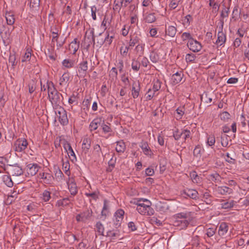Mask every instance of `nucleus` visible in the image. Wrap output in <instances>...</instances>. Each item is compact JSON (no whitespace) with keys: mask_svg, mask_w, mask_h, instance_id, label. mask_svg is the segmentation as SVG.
I'll return each mask as SVG.
<instances>
[{"mask_svg":"<svg viewBox=\"0 0 249 249\" xmlns=\"http://www.w3.org/2000/svg\"><path fill=\"white\" fill-rule=\"evenodd\" d=\"M5 17L8 25H12L14 24L15 22V18L14 15L13 13L10 12H7L5 13Z\"/></svg>","mask_w":249,"mask_h":249,"instance_id":"19","label":"nucleus"},{"mask_svg":"<svg viewBox=\"0 0 249 249\" xmlns=\"http://www.w3.org/2000/svg\"><path fill=\"white\" fill-rule=\"evenodd\" d=\"M196 56L192 53H188L186 55V59L187 61L192 62L195 60Z\"/></svg>","mask_w":249,"mask_h":249,"instance_id":"62","label":"nucleus"},{"mask_svg":"<svg viewBox=\"0 0 249 249\" xmlns=\"http://www.w3.org/2000/svg\"><path fill=\"white\" fill-rule=\"evenodd\" d=\"M184 194L187 196L193 199L196 198L197 197V192L193 189L185 190L184 192Z\"/></svg>","mask_w":249,"mask_h":249,"instance_id":"26","label":"nucleus"},{"mask_svg":"<svg viewBox=\"0 0 249 249\" xmlns=\"http://www.w3.org/2000/svg\"><path fill=\"white\" fill-rule=\"evenodd\" d=\"M220 26L219 28L221 30H222L224 21L223 20H220ZM226 37L225 35L222 32V31H219L217 34V39L216 40V44L217 45L221 46L226 41Z\"/></svg>","mask_w":249,"mask_h":249,"instance_id":"10","label":"nucleus"},{"mask_svg":"<svg viewBox=\"0 0 249 249\" xmlns=\"http://www.w3.org/2000/svg\"><path fill=\"white\" fill-rule=\"evenodd\" d=\"M132 203L137 206L136 210L138 212L143 215H152L154 213V210L151 207V201L146 198H137L134 199Z\"/></svg>","mask_w":249,"mask_h":249,"instance_id":"1","label":"nucleus"},{"mask_svg":"<svg viewBox=\"0 0 249 249\" xmlns=\"http://www.w3.org/2000/svg\"><path fill=\"white\" fill-rule=\"evenodd\" d=\"M54 174L56 178H61L63 176V173L60 169L58 167H55L54 168Z\"/></svg>","mask_w":249,"mask_h":249,"instance_id":"50","label":"nucleus"},{"mask_svg":"<svg viewBox=\"0 0 249 249\" xmlns=\"http://www.w3.org/2000/svg\"><path fill=\"white\" fill-rule=\"evenodd\" d=\"M229 229L228 224L225 222L221 223L219 227L218 234L220 236H223L226 234Z\"/></svg>","mask_w":249,"mask_h":249,"instance_id":"18","label":"nucleus"},{"mask_svg":"<svg viewBox=\"0 0 249 249\" xmlns=\"http://www.w3.org/2000/svg\"><path fill=\"white\" fill-rule=\"evenodd\" d=\"M69 80V77L66 74H64L60 78V84L61 85L66 84Z\"/></svg>","mask_w":249,"mask_h":249,"instance_id":"52","label":"nucleus"},{"mask_svg":"<svg viewBox=\"0 0 249 249\" xmlns=\"http://www.w3.org/2000/svg\"><path fill=\"white\" fill-rule=\"evenodd\" d=\"M31 52H32L31 49H30L29 48H28L27 50V51H26V53H25V54L23 56V58L22 59V61L23 62L28 61L30 59V57L31 56V54H32Z\"/></svg>","mask_w":249,"mask_h":249,"instance_id":"44","label":"nucleus"},{"mask_svg":"<svg viewBox=\"0 0 249 249\" xmlns=\"http://www.w3.org/2000/svg\"><path fill=\"white\" fill-rule=\"evenodd\" d=\"M40 198L44 202H48L51 198V192L45 190L40 194Z\"/></svg>","mask_w":249,"mask_h":249,"instance_id":"28","label":"nucleus"},{"mask_svg":"<svg viewBox=\"0 0 249 249\" xmlns=\"http://www.w3.org/2000/svg\"><path fill=\"white\" fill-rule=\"evenodd\" d=\"M190 212H182L175 215L174 225L180 230L185 229L192 220Z\"/></svg>","mask_w":249,"mask_h":249,"instance_id":"3","label":"nucleus"},{"mask_svg":"<svg viewBox=\"0 0 249 249\" xmlns=\"http://www.w3.org/2000/svg\"><path fill=\"white\" fill-rule=\"evenodd\" d=\"M215 142V138L214 135H210L207 137L206 144L209 146H213Z\"/></svg>","mask_w":249,"mask_h":249,"instance_id":"34","label":"nucleus"},{"mask_svg":"<svg viewBox=\"0 0 249 249\" xmlns=\"http://www.w3.org/2000/svg\"><path fill=\"white\" fill-rule=\"evenodd\" d=\"M7 170L8 174L13 176H20L23 173L22 168L18 165H10Z\"/></svg>","mask_w":249,"mask_h":249,"instance_id":"9","label":"nucleus"},{"mask_svg":"<svg viewBox=\"0 0 249 249\" xmlns=\"http://www.w3.org/2000/svg\"><path fill=\"white\" fill-rule=\"evenodd\" d=\"M192 20L193 18L192 16L190 15H187L182 18L181 20L182 24L184 27L187 28L190 25V23Z\"/></svg>","mask_w":249,"mask_h":249,"instance_id":"27","label":"nucleus"},{"mask_svg":"<svg viewBox=\"0 0 249 249\" xmlns=\"http://www.w3.org/2000/svg\"><path fill=\"white\" fill-rule=\"evenodd\" d=\"M101 127L103 132L105 134H107L108 136H110V133L112 132V129L109 125L105 124L104 122L101 124Z\"/></svg>","mask_w":249,"mask_h":249,"instance_id":"33","label":"nucleus"},{"mask_svg":"<svg viewBox=\"0 0 249 249\" xmlns=\"http://www.w3.org/2000/svg\"><path fill=\"white\" fill-rule=\"evenodd\" d=\"M70 199L69 198H65L63 199L59 200L57 201L56 205L60 206H67L70 202Z\"/></svg>","mask_w":249,"mask_h":249,"instance_id":"37","label":"nucleus"},{"mask_svg":"<svg viewBox=\"0 0 249 249\" xmlns=\"http://www.w3.org/2000/svg\"><path fill=\"white\" fill-rule=\"evenodd\" d=\"M176 113L177 115L176 116V118L177 120H180L182 118L184 112L182 108H178L176 109Z\"/></svg>","mask_w":249,"mask_h":249,"instance_id":"43","label":"nucleus"},{"mask_svg":"<svg viewBox=\"0 0 249 249\" xmlns=\"http://www.w3.org/2000/svg\"><path fill=\"white\" fill-rule=\"evenodd\" d=\"M209 5L212 6L214 10L218 11L219 7L218 3L215 2L213 0H209Z\"/></svg>","mask_w":249,"mask_h":249,"instance_id":"53","label":"nucleus"},{"mask_svg":"<svg viewBox=\"0 0 249 249\" xmlns=\"http://www.w3.org/2000/svg\"><path fill=\"white\" fill-rule=\"evenodd\" d=\"M152 84V89L153 91H158L161 88V82L158 79H154Z\"/></svg>","mask_w":249,"mask_h":249,"instance_id":"32","label":"nucleus"},{"mask_svg":"<svg viewBox=\"0 0 249 249\" xmlns=\"http://www.w3.org/2000/svg\"><path fill=\"white\" fill-rule=\"evenodd\" d=\"M179 4L178 0H170L169 6L171 9H175Z\"/></svg>","mask_w":249,"mask_h":249,"instance_id":"46","label":"nucleus"},{"mask_svg":"<svg viewBox=\"0 0 249 249\" xmlns=\"http://www.w3.org/2000/svg\"><path fill=\"white\" fill-rule=\"evenodd\" d=\"M221 144L223 147H227L229 145V142L228 141V136L225 135L221 137Z\"/></svg>","mask_w":249,"mask_h":249,"instance_id":"56","label":"nucleus"},{"mask_svg":"<svg viewBox=\"0 0 249 249\" xmlns=\"http://www.w3.org/2000/svg\"><path fill=\"white\" fill-rule=\"evenodd\" d=\"M92 213V212L91 210H87L77 214L76 216V219L78 222H85L91 216Z\"/></svg>","mask_w":249,"mask_h":249,"instance_id":"11","label":"nucleus"},{"mask_svg":"<svg viewBox=\"0 0 249 249\" xmlns=\"http://www.w3.org/2000/svg\"><path fill=\"white\" fill-rule=\"evenodd\" d=\"M2 180L4 183L6 185H7L9 187H11L13 185V182L12 181V180L10 177V175H5L3 176L2 177Z\"/></svg>","mask_w":249,"mask_h":249,"instance_id":"30","label":"nucleus"},{"mask_svg":"<svg viewBox=\"0 0 249 249\" xmlns=\"http://www.w3.org/2000/svg\"><path fill=\"white\" fill-rule=\"evenodd\" d=\"M63 169L66 174L69 176L70 172L69 171L70 170V164L69 161H67L66 162H64L63 163Z\"/></svg>","mask_w":249,"mask_h":249,"instance_id":"45","label":"nucleus"},{"mask_svg":"<svg viewBox=\"0 0 249 249\" xmlns=\"http://www.w3.org/2000/svg\"><path fill=\"white\" fill-rule=\"evenodd\" d=\"M231 117V115L227 111H224L220 114L221 120L224 121H227Z\"/></svg>","mask_w":249,"mask_h":249,"instance_id":"41","label":"nucleus"},{"mask_svg":"<svg viewBox=\"0 0 249 249\" xmlns=\"http://www.w3.org/2000/svg\"><path fill=\"white\" fill-rule=\"evenodd\" d=\"M190 176H191V178H192L193 181L194 183H198V182L200 180V178L198 177L197 174L196 173V172H193L191 173Z\"/></svg>","mask_w":249,"mask_h":249,"instance_id":"48","label":"nucleus"},{"mask_svg":"<svg viewBox=\"0 0 249 249\" xmlns=\"http://www.w3.org/2000/svg\"><path fill=\"white\" fill-rule=\"evenodd\" d=\"M183 77V73L181 71H178L172 75L171 78V82L176 85L180 83Z\"/></svg>","mask_w":249,"mask_h":249,"instance_id":"14","label":"nucleus"},{"mask_svg":"<svg viewBox=\"0 0 249 249\" xmlns=\"http://www.w3.org/2000/svg\"><path fill=\"white\" fill-rule=\"evenodd\" d=\"M40 0H30V5L32 7H38L39 6Z\"/></svg>","mask_w":249,"mask_h":249,"instance_id":"57","label":"nucleus"},{"mask_svg":"<svg viewBox=\"0 0 249 249\" xmlns=\"http://www.w3.org/2000/svg\"><path fill=\"white\" fill-rule=\"evenodd\" d=\"M118 235V233L114 231H110L107 232V236L114 239Z\"/></svg>","mask_w":249,"mask_h":249,"instance_id":"64","label":"nucleus"},{"mask_svg":"<svg viewBox=\"0 0 249 249\" xmlns=\"http://www.w3.org/2000/svg\"><path fill=\"white\" fill-rule=\"evenodd\" d=\"M204 151L203 148L201 145H198L196 146L194 150V155L196 158H200Z\"/></svg>","mask_w":249,"mask_h":249,"instance_id":"29","label":"nucleus"},{"mask_svg":"<svg viewBox=\"0 0 249 249\" xmlns=\"http://www.w3.org/2000/svg\"><path fill=\"white\" fill-rule=\"evenodd\" d=\"M67 154H68L69 156L71 158L72 160H76V157L75 156V154L74 152V151L73 150L72 148L70 150L68 151Z\"/></svg>","mask_w":249,"mask_h":249,"instance_id":"60","label":"nucleus"},{"mask_svg":"<svg viewBox=\"0 0 249 249\" xmlns=\"http://www.w3.org/2000/svg\"><path fill=\"white\" fill-rule=\"evenodd\" d=\"M104 121L101 118H96L93 119L90 123L89 128L90 131H93L97 129L98 126L102 124Z\"/></svg>","mask_w":249,"mask_h":249,"instance_id":"15","label":"nucleus"},{"mask_svg":"<svg viewBox=\"0 0 249 249\" xmlns=\"http://www.w3.org/2000/svg\"><path fill=\"white\" fill-rule=\"evenodd\" d=\"M182 136V131L179 132L178 130L173 132V137L176 140H178Z\"/></svg>","mask_w":249,"mask_h":249,"instance_id":"63","label":"nucleus"},{"mask_svg":"<svg viewBox=\"0 0 249 249\" xmlns=\"http://www.w3.org/2000/svg\"><path fill=\"white\" fill-rule=\"evenodd\" d=\"M48 95L50 101L53 106H59L62 101V96L58 92L51 82H47Z\"/></svg>","mask_w":249,"mask_h":249,"instance_id":"2","label":"nucleus"},{"mask_svg":"<svg viewBox=\"0 0 249 249\" xmlns=\"http://www.w3.org/2000/svg\"><path fill=\"white\" fill-rule=\"evenodd\" d=\"M130 29V26L124 25L121 30V34L123 36H126L128 35Z\"/></svg>","mask_w":249,"mask_h":249,"instance_id":"51","label":"nucleus"},{"mask_svg":"<svg viewBox=\"0 0 249 249\" xmlns=\"http://www.w3.org/2000/svg\"><path fill=\"white\" fill-rule=\"evenodd\" d=\"M59 122L63 125H67L69 123L66 111L62 107H59L56 112Z\"/></svg>","mask_w":249,"mask_h":249,"instance_id":"5","label":"nucleus"},{"mask_svg":"<svg viewBox=\"0 0 249 249\" xmlns=\"http://www.w3.org/2000/svg\"><path fill=\"white\" fill-rule=\"evenodd\" d=\"M115 149L117 152L120 153H123L125 149L124 142L122 141L117 142Z\"/></svg>","mask_w":249,"mask_h":249,"instance_id":"25","label":"nucleus"},{"mask_svg":"<svg viewBox=\"0 0 249 249\" xmlns=\"http://www.w3.org/2000/svg\"><path fill=\"white\" fill-rule=\"evenodd\" d=\"M39 176L42 179L44 180V182L47 184L50 183L53 180V176L49 173H41L39 174Z\"/></svg>","mask_w":249,"mask_h":249,"instance_id":"21","label":"nucleus"},{"mask_svg":"<svg viewBox=\"0 0 249 249\" xmlns=\"http://www.w3.org/2000/svg\"><path fill=\"white\" fill-rule=\"evenodd\" d=\"M97 11V7L95 6H93L91 7V17L94 20H96L97 19L96 18V12Z\"/></svg>","mask_w":249,"mask_h":249,"instance_id":"54","label":"nucleus"},{"mask_svg":"<svg viewBox=\"0 0 249 249\" xmlns=\"http://www.w3.org/2000/svg\"><path fill=\"white\" fill-rule=\"evenodd\" d=\"M108 209V206L107 205V200H105L103 210L101 213L102 215H106L107 213Z\"/></svg>","mask_w":249,"mask_h":249,"instance_id":"49","label":"nucleus"},{"mask_svg":"<svg viewBox=\"0 0 249 249\" xmlns=\"http://www.w3.org/2000/svg\"><path fill=\"white\" fill-rule=\"evenodd\" d=\"M28 142L25 139H18L15 142V149L17 152H21L27 147Z\"/></svg>","mask_w":249,"mask_h":249,"instance_id":"7","label":"nucleus"},{"mask_svg":"<svg viewBox=\"0 0 249 249\" xmlns=\"http://www.w3.org/2000/svg\"><path fill=\"white\" fill-rule=\"evenodd\" d=\"M131 66L133 70L138 71L140 69V64L137 61L133 60Z\"/></svg>","mask_w":249,"mask_h":249,"instance_id":"59","label":"nucleus"},{"mask_svg":"<svg viewBox=\"0 0 249 249\" xmlns=\"http://www.w3.org/2000/svg\"><path fill=\"white\" fill-rule=\"evenodd\" d=\"M156 92L157 91H153L152 89H149L146 94V100L147 101L151 100L156 95Z\"/></svg>","mask_w":249,"mask_h":249,"instance_id":"39","label":"nucleus"},{"mask_svg":"<svg viewBox=\"0 0 249 249\" xmlns=\"http://www.w3.org/2000/svg\"><path fill=\"white\" fill-rule=\"evenodd\" d=\"M236 202L234 200H231L229 201H223L221 203V207L223 209H230L233 207Z\"/></svg>","mask_w":249,"mask_h":249,"instance_id":"31","label":"nucleus"},{"mask_svg":"<svg viewBox=\"0 0 249 249\" xmlns=\"http://www.w3.org/2000/svg\"><path fill=\"white\" fill-rule=\"evenodd\" d=\"M124 212L122 209H119L116 211L113 216V222L115 227H119L124 219Z\"/></svg>","mask_w":249,"mask_h":249,"instance_id":"6","label":"nucleus"},{"mask_svg":"<svg viewBox=\"0 0 249 249\" xmlns=\"http://www.w3.org/2000/svg\"><path fill=\"white\" fill-rule=\"evenodd\" d=\"M85 195L89 197H91L92 199L96 200L98 198V194L96 192L92 193H86Z\"/></svg>","mask_w":249,"mask_h":249,"instance_id":"55","label":"nucleus"},{"mask_svg":"<svg viewBox=\"0 0 249 249\" xmlns=\"http://www.w3.org/2000/svg\"><path fill=\"white\" fill-rule=\"evenodd\" d=\"M143 153L147 156H151V151L148 143L146 142H143L141 143L140 145Z\"/></svg>","mask_w":249,"mask_h":249,"instance_id":"24","label":"nucleus"},{"mask_svg":"<svg viewBox=\"0 0 249 249\" xmlns=\"http://www.w3.org/2000/svg\"><path fill=\"white\" fill-rule=\"evenodd\" d=\"M177 33V28L175 26H169L166 28V34L171 37H174Z\"/></svg>","mask_w":249,"mask_h":249,"instance_id":"22","label":"nucleus"},{"mask_svg":"<svg viewBox=\"0 0 249 249\" xmlns=\"http://www.w3.org/2000/svg\"><path fill=\"white\" fill-rule=\"evenodd\" d=\"M91 146V139L86 136L84 137L82 141V149L85 154H87Z\"/></svg>","mask_w":249,"mask_h":249,"instance_id":"12","label":"nucleus"},{"mask_svg":"<svg viewBox=\"0 0 249 249\" xmlns=\"http://www.w3.org/2000/svg\"><path fill=\"white\" fill-rule=\"evenodd\" d=\"M67 184L71 194L72 196L75 195L77 193L78 189L73 179L72 178H69V180L67 181Z\"/></svg>","mask_w":249,"mask_h":249,"instance_id":"13","label":"nucleus"},{"mask_svg":"<svg viewBox=\"0 0 249 249\" xmlns=\"http://www.w3.org/2000/svg\"><path fill=\"white\" fill-rule=\"evenodd\" d=\"M181 38L183 41H187V47H197L198 46L201 47V43L193 38L192 35L189 33H183L181 35Z\"/></svg>","mask_w":249,"mask_h":249,"instance_id":"4","label":"nucleus"},{"mask_svg":"<svg viewBox=\"0 0 249 249\" xmlns=\"http://www.w3.org/2000/svg\"><path fill=\"white\" fill-rule=\"evenodd\" d=\"M143 19L145 22L152 23L156 20V18L154 13L146 12L143 14Z\"/></svg>","mask_w":249,"mask_h":249,"instance_id":"17","label":"nucleus"},{"mask_svg":"<svg viewBox=\"0 0 249 249\" xmlns=\"http://www.w3.org/2000/svg\"><path fill=\"white\" fill-rule=\"evenodd\" d=\"M117 75L118 73L116 69L114 67L112 68L109 74L110 79L112 81H115L117 78Z\"/></svg>","mask_w":249,"mask_h":249,"instance_id":"35","label":"nucleus"},{"mask_svg":"<svg viewBox=\"0 0 249 249\" xmlns=\"http://www.w3.org/2000/svg\"><path fill=\"white\" fill-rule=\"evenodd\" d=\"M122 7H124V0H114L113 9L115 11L120 12Z\"/></svg>","mask_w":249,"mask_h":249,"instance_id":"23","label":"nucleus"},{"mask_svg":"<svg viewBox=\"0 0 249 249\" xmlns=\"http://www.w3.org/2000/svg\"><path fill=\"white\" fill-rule=\"evenodd\" d=\"M88 68V63L87 61H83L80 64L79 70L80 72L82 71L83 73H85L87 71Z\"/></svg>","mask_w":249,"mask_h":249,"instance_id":"40","label":"nucleus"},{"mask_svg":"<svg viewBox=\"0 0 249 249\" xmlns=\"http://www.w3.org/2000/svg\"><path fill=\"white\" fill-rule=\"evenodd\" d=\"M93 149L94 152H95L98 156L100 155V154L101 153V149L99 144H96L94 145L93 146Z\"/></svg>","mask_w":249,"mask_h":249,"instance_id":"58","label":"nucleus"},{"mask_svg":"<svg viewBox=\"0 0 249 249\" xmlns=\"http://www.w3.org/2000/svg\"><path fill=\"white\" fill-rule=\"evenodd\" d=\"M154 170L151 167H148L145 170V175L147 176H151L154 174Z\"/></svg>","mask_w":249,"mask_h":249,"instance_id":"61","label":"nucleus"},{"mask_svg":"<svg viewBox=\"0 0 249 249\" xmlns=\"http://www.w3.org/2000/svg\"><path fill=\"white\" fill-rule=\"evenodd\" d=\"M191 132L189 130L184 129L182 130V136L185 141L190 137Z\"/></svg>","mask_w":249,"mask_h":249,"instance_id":"47","label":"nucleus"},{"mask_svg":"<svg viewBox=\"0 0 249 249\" xmlns=\"http://www.w3.org/2000/svg\"><path fill=\"white\" fill-rule=\"evenodd\" d=\"M63 66L66 68H71L74 66V62L72 60L65 59L62 61Z\"/></svg>","mask_w":249,"mask_h":249,"instance_id":"36","label":"nucleus"},{"mask_svg":"<svg viewBox=\"0 0 249 249\" xmlns=\"http://www.w3.org/2000/svg\"><path fill=\"white\" fill-rule=\"evenodd\" d=\"M132 95L134 98H137L139 95L140 88L139 87L136 88L133 86L132 88Z\"/></svg>","mask_w":249,"mask_h":249,"instance_id":"42","label":"nucleus"},{"mask_svg":"<svg viewBox=\"0 0 249 249\" xmlns=\"http://www.w3.org/2000/svg\"><path fill=\"white\" fill-rule=\"evenodd\" d=\"M40 166L37 163H29L25 168L26 171L29 176H35L39 171Z\"/></svg>","mask_w":249,"mask_h":249,"instance_id":"8","label":"nucleus"},{"mask_svg":"<svg viewBox=\"0 0 249 249\" xmlns=\"http://www.w3.org/2000/svg\"><path fill=\"white\" fill-rule=\"evenodd\" d=\"M96 228L99 234L103 235L104 232V227L103 225L100 222H98L96 224Z\"/></svg>","mask_w":249,"mask_h":249,"instance_id":"38","label":"nucleus"},{"mask_svg":"<svg viewBox=\"0 0 249 249\" xmlns=\"http://www.w3.org/2000/svg\"><path fill=\"white\" fill-rule=\"evenodd\" d=\"M111 20L112 18L111 17L105 15L101 23V28L104 31H106L110 26Z\"/></svg>","mask_w":249,"mask_h":249,"instance_id":"16","label":"nucleus"},{"mask_svg":"<svg viewBox=\"0 0 249 249\" xmlns=\"http://www.w3.org/2000/svg\"><path fill=\"white\" fill-rule=\"evenodd\" d=\"M217 192L221 195H226L232 194L233 190L227 186H221L217 188Z\"/></svg>","mask_w":249,"mask_h":249,"instance_id":"20","label":"nucleus"}]
</instances>
